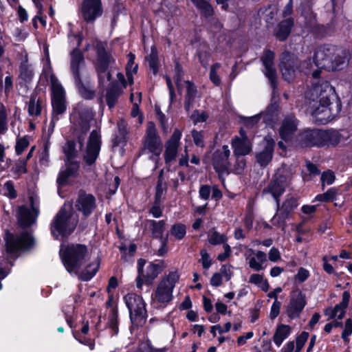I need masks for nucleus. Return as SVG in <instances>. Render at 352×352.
I'll use <instances>...</instances> for the list:
<instances>
[{
  "label": "nucleus",
  "instance_id": "8fccbe9b",
  "mask_svg": "<svg viewBox=\"0 0 352 352\" xmlns=\"http://www.w3.org/2000/svg\"><path fill=\"white\" fill-rule=\"evenodd\" d=\"M7 112L3 104L0 105V134H4L8 130Z\"/></svg>",
  "mask_w": 352,
  "mask_h": 352
},
{
  "label": "nucleus",
  "instance_id": "603ef678",
  "mask_svg": "<svg viewBox=\"0 0 352 352\" xmlns=\"http://www.w3.org/2000/svg\"><path fill=\"white\" fill-rule=\"evenodd\" d=\"M191 135L193 142L197 146L201 148L205 146L204 135L202 131H198L195 129H192L191 131Z\"/></svg>",
  "mask_w": 352,
  "mask_h": 352
},
{
  "label": "nucleus",
  "instance_id": "4c0bfd02",
  "mask_svg": "<svg viewBox=\"0 0 352 352\" xmlns=\"http://www.w3.org/2000/svg\"><path fill=\"white\" fill-rule=\"evenodd\" d=\"M128 61L126 66V75L127 78V80L129 85H132L133 83V74L137 73L138 71V65L135 63V56L134 54L130 52L128 54Z\"/></svg>",
  "mask_w": 352,
  "mask_h": 352
},
{
  "label": "nucleus",
  "instance_id": "6ab92c4d",
  "mask_svg": "<svg viewBox=\"0 0 352 352\" xmlns=\"http://www.w3.org/2000/svg\"><path fill=\"white\" fill-rule=\"evenodd\" d=\"M182 135V131L175 129L170 139L165 144L164 157L167 166H170L171 163L176 159Z\"/></svg>",
  "mask_w": 352,
  "mask_h": 352
},
{
  "label": "nucleus",
  "instance_id": "393cba45",
  "mask_svg": "<svg viewBox=\"0 0 352 352\" xmlns=\"http://www.w3.org/2000/svg\"><path fill=\"white\" fill-rule=\"evenodd\" d=\"M298 128V120L293 115L286 116L280 128V136L286 142L292 141Z\"/></svg>",
  "mask_w": 352,
  "mask_h": 352
},
{
  "label": "nucleus",
  "instance_id": "5fc2aeb1",
  "mask_svg": "<svg viewBox=\"0 0 352 352\" xmlns=\"http://www.w3.org/2000/svg\"><path fill=\"white\" fill-rule=\"evenodd\" d=\"M166 190V184L163 183L160 177L155 188V200L162 201V197Z\"/></svg>",
  "mask_w": 352,
  "mask_h": 352
},
{
  "label": "nucleus",
  "instance_id": "a19ab883",
  "mask_svg": "<svg viewBox=\"0 0 352 352\" xmlns=\"http://www.w3.org/2000/svg\"><path fill=\"white\" fill-rule=\"evenodd\" d=\"M208 243L212 245H217L220 244H227L228 237L224 234H221L217 230H211L208 233Z\"/></svg>",
  "mask_w": 352,
  "mask_h": 352
},
{
  "label": "nucleus",
  "instance_id": "4468645a",
  "mask_svg": "<svg viewBox=\"0 0 352 352\" xmlns=\"http://www.w3.org/2000/svg\"><path fill=\"white\" fill-rule=\"evenodd\" d=\"M230 151L227 145H223L217 149L212 155V166L223 184L224 182L223 176L228 175L230 173Z\"/></svg>",
  "mask_w": 352,
  "mask_h": 352
},
{
  "label": "nucleus",
  "instance_id": "2f4dec72",
  "mask_svg": "<svg viewBox=\"0 0 352 352\" xmlns=\"http://www.w3.org/2000/svg\"><path fill=\"white\" fill-rule=\"evenodd\" d=\"M234 149V155H246L252 151V144L250 140L240 139L239 136H235L231 142Z\"/></svg>",
  "mask_w": 352,
  "mask_h": 352
},
{
  "label": "nucleus",
  "instance_id": "6e6d98bb",
  "mask_svg": "<svg viewBox=\"0 0 352 352\" xmlns=\"http://www.w3.org/2000/svg\"><path fill=\"white\" fill-rule=\"evenodd\" d=\"M308 338H309V333L305 331L302 332L296 338V349H295L294 352H300V351L303 348L305 344L307 341Z\"/></svg>",
  "mask_w": 352,
  "mask_h": 352
},
{
  "label": "nucleus",
  "instance_id": "4be33fe9",
  "mask_svg": "<svg viewBox=\"0 0 352 352\" xmlns=\"http://www.w3.org/2000/svg\"><path fill=\"white\" fill-rule=\"evenodd\" d=\"M275 54L271 50H265L261 57V61L264 67V74L268 78L272 87H276V70L274 67V60Z\"/></svg>",
  "mask_w": 352,
  "mask_h": 352
},
{
  "label": "nucleus",
  "instance_id": "0eeeda50",
  "mask_svg": "<svg viewBox=\"0 0 352 352\" xmlns=\"http://www.w3.org/2000/svg\"><path fill=\"white\" fill-rule=\"evenodd\" d=\"M179 279L177 270L170 272L162 278L152 295V303L156 307H164L173 299V290Z\"/></svg>",
  "mask_w": 352,
  "mask_h": 352
},
{
  "label": "nucleus",
  "instance_id": "9b49d317",
  "mask_svg": "<svg viewBox=\"0 0 352 352\" xmlns=\"http://www.w3.org/2000/svg\"><path fill=\"white\" fill-rule=\"evenodd\" d=\"M106 43L99 41H94V47L96 52L95 67L100 84L111 80V76L107 69L109 65L114 63L111 54L106 50Z\"/></svg>",
  "mask_w": 352,
  "mask_h": 352
},
{
  "label": "nucleus",
  "instance_id": "338daca9",
  "mask_svg": "<svg viewBox=\"0 0 352 352\" xmlns=\"http://www.w3.org/2000/svg\"><path fill=\"white\" fill-rule=\"evenodd\" d=\"M29 142L25 138L18 140L15 146V150L17 155H21L23 151L28 146Z\"/></svg>",
  "mask_w": 352,
  "mask_h": 352
},
{
  "label": "nucleus",
  "instance_id": "680f3d73",
  "mask_svg": "<svg viewBox=\"0 0 352 352\" xmlns=\"http://www.w3.org/2000/svg\"><path fill=\"white\" fill-rule=\"evenodd\" d=\"M4 195L10 199H14L16 197V192L14 189V184L12 181H7L4 184Z\"/></svg>",
  "mask_w": 352,
  "mask_h": 352
},
{
  "label": "nucleus",
  "instance_id": "b1692460",
  "mask_svg": "<svg viewBox=\"0 0 352 352\" xmlns=\"http://www.w3.org/2000/svg\"><path fill=\"white\" fill-rule=\"evenodd\" d=\"M321 130L307 129L300 133L296 138L297 144L301 147L319 146Z\"/></svg>",
  "mask_w": 352,
  "mask_h": 352
},
{
  "label": "nucleus",
  "instance_id": "473e14b6",
  "mask_svg": "<svg viewBox=\"0 0 352 352\" xmlns=\"http://www.w3.org/2000/svg\"><path fill=\"white\" fill-rule=\"evenodd\" d=\"M17 217L19 223L22 228L29 227L35 221L31 210L25 206L19 207Z\"/></svg>",
  "mask_w": 352,
  "mask_h": 352
},
{
  "label": "nucleus",
  "instance_id": "69168bd1",
  "mask_svg": "<svg viewBox=\"0 0 352 352\" xmlns=\"http://www.w3.org/2000/svg\"><path fill=\"white\" fill-rule=\"evenodd\" d=\"M118 94L113 90H109L106 95L107 104L109 108H112L115 106Z\"/></svg>",
  "mask_w": 352,
  "mask_h": 352
},
{
  "label": "nucleus",
  "instance_id": "c9c22d12",
  "mask_svg": "<svg viewBox=\"0 0 352 352\" xmlns=\"http://www.w3.org/2000/svg\"><path fill=\"white\" fill-rule=\"evenodd\" d=\"M293 25L294 20L292 18H288L281 21L275 34L276 38L279 41H285L289 35Z\"/></svg>",
  "mask_w": 352,
  "mask_h": 352
},
{
  "label": "nucleus",
  "instance_id": "ddd939ff",
  "mask_svg": "<svg viewBox=\"0 0 352 352\" xmlns=\"http://www.w3.org/2000/svg\"><path fill=\"white\" fill-rule=\"evenodd\" d=\"M152 154L151 159L156 160L162 152V142L157 133L155 125L153 122L147 124L146 134L143 142V151Z\"/></svg>",
  "mask_w": 352,
  "mask_h": 352
},
{
  "label": "nucleus",
  "instance_id": "c85d7f7f",
  "mask_svg": "<svg viewBox=\"0 0 352 352\" xmlns=\"http://www.w3.org/2000/svg\"><path fill=\"white\" fill-rule=\"evenodd\" d=\"M249 252L252 254L248 261L249 267L254 271H263L266 267L267 255L264 252L249 249Z\"/></svg>",
  "mask_w": 352,
  "mask_h": 352
},
{
  "label": "nucleus",
  "instance_id": "774afa93",
  "mask_svg": "<svg viewBox=\"0 0 352 352\" xmlns=\"http://www.w3.org/2000/svg\"><path fill=\"white\" fill-rule=\"evenodd\" d=\"M211 194V186L209 185H201L199 190V196L201 199L208 200Z\"/></svg>",
  "mask_w": 352,
  "mask_h": 352
},
{
  "label": "nucleus",
  "instance_id": "e433bc0d",
  "mask_svg": "<svg viewBox=\"0 0 352 352\" xmlns=\"http://www.w3.org/2000/svg\"><path fill=\"white\" fill-rule=\"evenodd\" d=\"M185 82L186 85V95L185 98L184 107L186 110L189 111L195 101L197 91L196 86L192 82L188 80Z\"/></svg>",
  "mask_w": 352,
  "mask_h": 352
},
{
  "label": "nucleus",
  "instance_id": "1a4fd4ad",
  "mask_svg": "<svg viewBox=\"0 0 352 352\" xmlns=\"http://www.w3.org/2000/svg\"><path fill=\"white\" fill-rule=\"evenodd\" d=\"M6 253L9 258L16 259L21 251L30 249L34 244V240L28 231L11 233L6 231L4 237Z\"/></svg>",
  "mask_w": 352,
  "mask_h": 352
},
{
  "label": "nucleus",
  "instance_id": "9d476101",
  "mask_svg": "<svg viewBox=\"0 0 352 352\" xmlns=\"http://www.w3.org/2000/svg\"><path fill=\"white\" fill-rule=\"evenodd\" d=\"M292 176L293 172L290 168L282 166L277 170L272 180L263 190V195L270 194L272 196L278 209H279L280 197L289 185Z\"/></svg>",
  "mask_w": 352,
  "mask_h": 352
},
{
  "label": "nucleus",
  "instance_id": "7ed1b4c3",
  "mask_svg": "<svg viewBox=\"0 0 352 352\" xmlns=\"http://www.w3.org/2000/svg\"><path fill=\"white\" fill-rule=\"evenodd\" d=\"M69 42L75 46L71 52L70 71L75 85L80 94L85 99H91L95 93L87 87L84 81H87V70L82 53L78 49L82 38L78 34H69Z\"/></svg>",
  "mask_w": 352,
  "mask_h": 352
},
{
  "label": "nucleus",
  "instance_id": "423d86ee",
  "mask_svg": "<svg viewBox=\"0 0 352 352\" xmlns=\"http://www.w3.org/2000/svg\"><path fill=\"white\" fill-rule=\"evenodd\" d=\"M78 217L71 207H62L51 223L52 234L58 239L59 236L67 237L75 230Z\"/></svg>",
  "mask_w": 352,
  "mask_h": 352
},
{
  "label": "nucleus",
  "instance_id": "5701e85b",
  "mask_svg": "<svg viewBox=\"0 0 352 352\" xmlns=\"http://www.w3.org/2000/svg\"><path fill=\"white\" fill-rule=\"evenodd\" d=\"M26 106L28 115L32 118H37L41 115L43 110L46 107L45 97L34 91L30 95Z\"/></svg>",
  "mask_w": 352,
  "mask_h": 352
},
{
  "label": "nucleus",
  "instance_id": "72a5a7b5",
  "mask_svg": "<svg viewBox=\"0 0 352 352\" xmlns=\"http://www.w3.org/2000/svg\"><path fill=\"white\" fill-rule=\"evenodd\" d=\"M146 226L151 232L153 237L162 239L165 230L166 221L164 220L155 221L152 219L146 220Z\"/></svg>",
  "mask_w": 352,
  "mask_h": 352
},
{
  "label": "nucleus",
  "instance_id": "3c124183",
  "mask_svg": "<svg viewBox=\"0 0 352 352\" xmlns=\"http://www.w3.org/2000/svg\"><path fill=\"white\" fill-rule=\"evenodd\" d=\"M314 65L315 64H313L312 60L310 58L307 59L304 61L299 60V73L302 72L305 74L306 75H308L313 70Z\"/></svg>",
  "mask_w": 352,
  "mask_h": 352
},
{
  "label": "nucleus",
  "instance_id": "a211bd4d",
  "mask_svg": "<svg viewBox=\"0 0 352 352\" xmlns=\"http://www.w3.org/2000/svg\"><path fill=\"white\" fill-rule=\"evenodd\" d=\"M298 205L297 199L293 197H288L281 206L279 203V209L276 207V213L271 220L272 223L274 226L283 225L289 214L297 208Z\"/></svg>",
  "mask_w": 352,
  "mask_h": 352
},
{
  "label": "nucleus",
  "instance_id": "49530a36",
  "mask_svg": "<svg viewBox=\"0 0 352 352\" xmlns=\"http://www.w3.org/2000/svg\"><path fill=\"white\" fill-rule=\"evenodd\" d=\"M108 327L112 331L113 336L118 333V316L115 309H112L109 315Z\"/></svg>",
  "mask_w": 352,
  "mask_h": 352
},
{
  "label": "nucleus",
  "instance_id": "f257e3e1",
  "mask_svg": "<svg viewBox=\"0 0 352 352\" xmlns=\"http://www.w3.org/2000/svg\"><path fill=\"white\" fill-rule=\"evenodd\" d=\"M333 91V87L327 81L313 85L306 91V101L316 122L325 124L329 121L331 114L330 95Z\"/></svg>",
  "mask_w": 352,
  "mask_h": 352
},
{
  "label": "nucleus",
  "instance_id": "c03bdc74",
  "mask_svg": "<svg viewBox=\"0 0 352 352\" xmlns=\"http://www.w3.org/2000/svg\"><path fill=\"white\" fill-rule=\"evenodd\" d=\"M146 60L148 63L150 69L154 74H156L158 72L159 62L157 51L155 46L151 47V53L147 56Z\"/></svg>",
  "mask_w": 352,
  "mask_h": 352
},
{
  "label": "nucleus",
  "instance_id": "7c9ffc66",
  "mask_svg": "<svg viewBox=\"0 0 352 352\" xmlns=\"http://www.w3.org/2000/svg\"><path fill=\"white\" fill-rule=\"evenodd\" d=\"M79 168V164L77 162H72L68 160L66 162V168L60 171L56 182L58 186H63L66 184L67 179L70 176L74 175Z\"/></svg>",
  "mask_w": 352,
  "mask_h": 352
},
{
  "label": "nucleus",
  "instance_id": "58836bf2",
  "mask_svg": "<svg viewBox=\"0 0 352 352\" xmlns=\"http://www.w3.org/2000/svg\"><path fill=\"white\" fill-rule=\"evenodd\" d=\"M99 265V261L98 259L89 264L85 270L79 274V278L84 281L91 280L98 272Z\"/></svg>",
  "mask_w": 352,
  "mask_h": 352
},
{
  "label": "nucleus",
  "instance_id": "37998d69",
  "mask_svg": "<svg viewBox=\"0 0 352 352\" xmlns=\"http://www.w3.org/2000/svg\"><path fill=\"white\" fill-rule=\"evenodd\" d=\"M345 313L346 309L338 304L334 307H328L324 311V315L331 319L337 318L338 319L341 320L344 318Z\"/></svg>",
  "mask_w": 352,
  "mask_h": 352
},
{
  "label": "nucleus",
  "instance_id": "bb28decb",
  "mask_svg": "<svg viewBox=\"0 0 352 352\" xmlns=\"http://www.w3.org/2000/svg\"><path fill=\"white\" fill-rule=\"evenodd\" d=\"M34 76V71L32 65L28 63V55L25 54L21 62L19 68V76L20 85L30 83Z\"/></svg>",
  "mask_w": 352,
  "mask_h": 352
},
{
  "label": "nucleus",
  "instance_id": "13d9d810",
  "mask_svg": "<svg viewBox=\"0 0 352 352\" xmlns=\"http://www.w3.org/2000/svg\"><path fill=\"white\" fill-rule=\"evenodd\" d=\"M63 151L68 160H72L76 155L75 144L73 141H68L64 146Z\"/></svg>",
  "mask_w": 352,
  "mask_h": 352
},
{
  "label": "nucleus",
  "instance_id": "79ce46f5",
  "mask_svg": "<svg viewBox=\"0 0 352 352\" xmlns=\"http://www.w3.org/2000/svg\"><path fill=\"white\" fill-rule=\"evenodd\" d=\"M194 6L205 16L208 17L213 14V9L211 5L206 0H190Z\"/></svg>",
  "mask_w": 352,
  "mask_h": 352
},
{
  "label": "nucleus",
  "instance_id": "20e7f679",
  "mask_svg": "<svg viewBox=\"0 0 352 352\" xmlns=\"http://www.w3.org/2000/svg\"><path fill=\"white\" fill-rule=\"evenodd\" d=\"M314 63L316 67L335 71L344 68L348 63V58L341 49L332 45H322L316 49Z\"/></svg>",
  "mask_w": 352,
  "mask_h": 352
},
{
  "label": "nucleus",
  "instance_id": "6e6552de",
  "mask_svg": "<svg viewBox=\"0 0 352 352\" xmlns=\"http://www.w3.org/2000/svg\"><path fill=\"white\" fill-rule=\"evenodd\" d=\"M45 78L50 82L51 103L52 115L60 116L67 109L66 93L56 76L52 72L50 65L44 69Z\"/></svg>",
  "mask_w": 352,
  "mask_h": 352
},
{
  "label": "nucleus",
  "instance_id": "aec40b11",
  "mask_svg": "<svg viewBox=\"0 0 352 352\" xmlns=\"http://www.w3.org/2000/svg\"><path fill=\"white\" fill-rule=\"evenodd\" d=\"M162 270L160 264L150 263L136 278V287L141 289L144 283L151 285Z\"/></svg>",
  "mask_w": 352,
  "mask_h": 352
},
{
  "label": "nucleus",
  "instance_id": "39448f33",
  "mask_svg": "<svg viewBox=\"0 0 352 352\" xmlns=\"http://www.w3.org/2000/svg\"><path fill=\"white\" fill-rule=\"evenodd\" d=\"M60 256L64 266L70 274H78L87 256V248L85 245H61Z\"/></svg>",
  "mask_w": 352,
  "mask_h": 352
},
{
  "label": "nucleus",
  "instance_id": "864d4df0",
  "mask_svg": "<svg viewBox=\"0 0 352 352\" xmlns=\"http://www.w3.org/2000/svg\"><path fill=\"white\" fill-rule=\"evenodd\" d=\"M236 156V162L234 165V168L232 172L235 174H241L243 171L246 162L243 158L244 155H235Z\"/></svg>",
  "mask_w": 352,
  "mask_h": 352
},
{
  "label": "nucleus",
  "instance_id": "f8f14e48",
  "mask_svg": "<svg viewBox=\"0 0 352 352\" xmlns=\"http://www.w3.org/2000/svg\"><path fill=\"white\" fill-rule=\"evenodd\" d=\"M124 301L129 311L133 324L143 326L146 321L147 311L142 297L134 293H129L124 296Z\"/></svg>",
  "mask_w": 352,
  "mask_h": 352
},
{
  "label": "nucleus",
  "instance_id": "f03ea898",
  "mask_svg": "<svg viewBox=\"0 0 352 352\" xmlns=\"http://www.w3.org/2000/svg\"><path fill=\"white\" fill-rule=\"evenodd\" d=\"M80 122L76 125L77 133L81 132L78 136V142L82 152L83 161L88 166H91L97 160L101 146V135L98 130H93L89 135L85 146L83 144V135L89 130V122L93 118V113L91 110L87 109L85 112V119L80 116Z\"/></svg>",
  "mask_w": 352,
  "mask_h": 352
},
{
  "label": "nucleus",
  "instance_id": "2eb2a0df",
  "mask_svg": "<svg viewBox=\"0 0 352 352\" xmlns=\"http://www.w3.org/2000/svg\"><path fill=\"white\" fill-rule=\"evenodd\" d=\"M299 60L294 54L288 52L282 53L280 57L279 67L283 78L288 81H292L299 73Z\"/></svg>",
  "mask_w": 352,
  "mask_h": 352
},
{
  "label": "nucleus",
  "instance_id": "de8ad7c7",
  "mask_svg": "<svg viewBox=\"0 0 352 352\" xmlns=\"http://www.w3.org/2000/svg\"><path fill=\"white\" fill-rule=\"evenodd\" d=\"M170 233L175 239H182L186 233V228L184 224L177 223L172 226Z\"/></svg>",
  "mask_w": 352,
  "mask_h": 352
},
{
  "label": "nucleus",
  "instance_id": "a18cd8bd",
  "mask_svg": "<svg viewBox=\"0 0 352 352\" xmlns=\"http://www.w3.org/2000/svg\"><path fill=\"white\" fill-rule=\"evenodd\" d=\"M118 135L116 139V143L117 144H120L121 143H124L126 140L128 129L127 124L126 122L123 120H120L118 122Z\"/></svg>",
  "mask_w": 352,
  "mask_h": 352
},
{
  "label": "nucleus",
  "instance_id": "ea45409f",
  "mask_svg": "<svg viewBox=\"0 0 352 352\" xmlns=\"http://www.w3.org/2000/svg\"><path fill=\"white\" fill-rule=\"evenodd\" d=\"M248 282L259 287L263 292H266L270 289V285L267 279H265L263 274H253L250 278Z\"/></svg>",
  "mask_w": 352,
  "mask_h": 352
},
{
  "label": "nucleus",
  "instance_id": "0e129e2a",
  "mask_svg": "<svg viewBox=\"0 0 352 352\" xmlns=\"http://www.w3.org/2000/svg\"><path fill=\"white\" fill-rule=\"evenodd\" d=\"M218 273L221 274V277L228 281L233 276L232 267L230 265H223L221 267L220 272Z\"/></svg>",
  "mask_w": 352,
  "mask_h": 352
},
{
  "label": "nucleus",
  "instance_id": "f704fd0d",
  "mask_svg": "<svg viewBox=\"0 0 352 352\" xmlns=\"http://www.w3.org/2000/svg\"><path fill=\"white\" fill-rule=\"evenodd\" d=\"M291 331L292 328L289 325L283 324L278 325L273 336V341L276 346L279 347L290 335Z\"/></svg>",
  "mask_w": 352,
  "mask_h": 352
},
{
  "label": "nucleus",
  "instance_id": "dca6fc26",
  "mask_svg": "<svg viewBox=\"0 0 352 352\" xmlns=\"http://www.w3.org/2000/svg\"><path fill=\"white\" fill-rule=\"evenodd\" d=\"M307 305L306 295L299 288L293 289L289 295V301L286 308L287 316L291 319L300 317Z\"/></svg>",
  "mask_w": 352,
  "mask_h": 352
},
{
  "label": "nucleus",
  "instance_id": "052dcab7",
  "mask_svg": "<svg viewBox=\"0 0 352 352\" xmlns=\"http://www.w3.org/2000/svg\"><path fill=\"white\" fill-rule=\"evenodd\" d=\"M149 214L154 218H160L162 216V209L161 208V201H154L153 206L149 210Z\"/></svg>",
  "mask_w": 352,
  "mask_h": 352
},
{
  "label": "nucleus",
  "instance_id": "4d7b16f0",
  "mask_svg": "<svg viewBox=\"0 0 352 352\" xmlns=\"http://www.w3.org/2000/svg\"><path fill=\"white\" fill-rule=\"evenodd\" d=\"M12 172L17 176H20L22 174L27 173L26 160H19L12 168Z\"/></svg>",
  "mask_w": 352,
  "mask_h": 352
},
{
  "label": "nucleus",
  "instance_id": "bf43d9fd",
  "mask_svg": "<svg viewBox=\"0 0 352 352\" xmlns=\"http://www.w3.org/2000/svg\"><path fill=\"white\" fill-rule=\"evenodd\" d=\"M201 259L199 261L201 263L202 267L205 270H208L212 265V261L209 254L206 250L202 249L200 250Z\"/></svg>",
  "mask_w": 352,
  "mask_h": 352
},
{
  "label": "nucleus",
  "instance_id": "f3484780",
  "mask_svg": "<svg viewBox=\"0 0 352 352\" xmlns=\"http://www.w3.org/2000/svg\"><path fill=\"white\" fill-rule=\"evenodd\" d=\"M79 10L85 22L93 23L103 14L102 0H82Z\"/></svg>",
  "mask_w": 352,
  "mask_h": 352
},
{
  "label": "nucleus",
  "instance_id": "c756f323",
  "mask_svg": "<svg viewBox=\"0 0 352 352\" xmlns=\"http://www.w3.org/2000/svg\"><path fill=\"white\" fill-rule=\"evenodd\" d=\"M344 139L341 133L336 130L321 131L319 146H336Z\"/></svg>",
  "mask_w": 352,
  "mask_h": 352
},
{
  "label": "nucleus",
  "instance_id": "a878e982",
  "mask_svg": "<svg viewBox=\"0 0 352 352\" xmlns=\"http://www.w3.org/2000/svg\"><path fill=\"white\" fill-rule=\"evenodd\" d=\"M276 107L274 105L268 107L266 111L258 115L246 118L244 120V124L247 127H252L256 124L261 118H263V122L267 124H270L274 122L277 116Z\"/></svg>",
  "mask_w": 352,
  "mask_h": 352
},
{
  "label": "nucleus",
  "instance_id": "cd10ccee",
  "mask_svg": "<svg viewBox=\"0 0 352 352\" xmlns=\"http://www.w3.org/2000/svg\"><path fill=\"white\" fill-rule=\"evenodd\" d=\"M263 144V150L256 155L257 162L261 166H266L272 160L274 148V141L270 136L264 138Z\"/></svg>",
  "mask_w": 352,
  "mask_h": 352
},
{
  "label": "nucleus",
  "instance_id": "412c9836",
  "mask_svg": "<svg viewBox=\"0 0 352 352\" xmlns=\"http://www.w3.org/2000/svg\"><path fill=\"white\" fill-rule=\"evenodd\" d=\"M75 206L85 217H88L96 207V198L91 194L80 192L78 194Z\"/></svg>",
  "mask_w": 352,
  "mask_h": 352
},
{
  "label": "nucleus",
  "instance_id": "09e8293b",
  "mask_svg": "<svg viewBox=\"0 0 352 352\" xmlns=\"http://www.w3.org/2000/svg\"><path fill=\"white\" fill-rule=\"evenodd\" d=\"M221 64L219 63H215L211 66L210 70V79L216 86L220 85L221 82V78L217 74V70H219Z\"/></svg>",
  "mask_w": 352,
  "mask_h": 352
},
{
  "label": "nucleus",
  "instance_id": "e2e57ef3",
  "mask_svg": "<svg viewBox=\"0 0 352 352\" xmlns=\"http://www.w3.org/2000/svg\"><path fill=\"white\" fill-rule=\"evenodd\" d=\"M352 334V320L348 318L345 321L344 328L342 333V338L346 342H349V337Z\"/></svg>",
  "mask_w": 352,
  "mask_h": 352
}]
</instances>
